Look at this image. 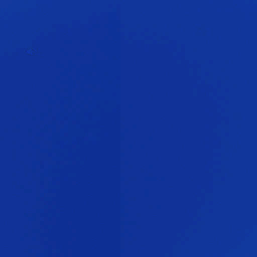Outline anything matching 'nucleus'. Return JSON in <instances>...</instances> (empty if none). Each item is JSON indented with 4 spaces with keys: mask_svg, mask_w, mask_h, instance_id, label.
Instances as JSON below:
<instances>
[{
    "mask_svg": "<svg viewBox=\"0 0 257 257\" xmlns=\"http://www.w3.org/2000/svg\"><path fill=\"white\" fill-rule=\"evenodd\" d=\"M75 225H177V121H172V222L171 223H75Z\"/></svg>",
    "mask_w": 257,
    "mask_h": 257,
    "instance_id": "obj_1",
    "label": "nucleus"
},
{
    "mask_svg": "<svg viewBox=\"0 0 257 257\" xmlns=\"http://www.w3.org/2000/svg\"><path fill=\"white\" fill-rule=\"evenodd\" d=\"M75 229H171L172 257H177V226H75Z\"/></svg>",
    "mask_w": 257,
    "mask_h": 257,
    "instance_id": "obj_2",
    "label": "nucleus"
},
{
    "mask_svg": "<svg viewBox=\"0 0 257 257\" xmlns=\"http://www.w3.org/2000/svg\"><path fill=\"white\" fill-rule=\"evenodd\" d=\"M178 225H257V223H183L179 217V123H178Z\"/></svg>",
    "mask_w": 257,
    "mask_h": 257,
    "instance_id": "obj_3",
    "label": "nucleus"
},
{
    "mask_svg": "<svg viewBox=\"0 0 257 257\" xmlns=\"http://www.w3.org/2000/svg\"><path fill=\"white\" fill-rule=\"evenodd\" d=\"M186 228H257V226H178V257L179 232Z\"/></svg>",
    "mask_w": 257,
    "mask_h": 257,
    "instance_id": "obj_4",
    "label": "nucleus"
}]
</instances>
